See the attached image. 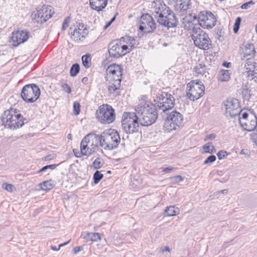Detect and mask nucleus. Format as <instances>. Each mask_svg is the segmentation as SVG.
<instances>
[{"instance_id": "obj_1", "label": "nucleus", "mask_w": 257, "mask_h": 257, "mask_svg": "<svg viewBox=\"0 0 257 257\" xmlns=\"http://www.w3.org/2000/svg\"><path fill=\"white\" fill-rule=\"evenodd\" d=\"M135 110L140 124L143 126L152 125L156 122L158 118L156 106L150 101L140 103L137 106Z\"/></svg>"}, {"instance_id": "obj_2", "label": "nucleus", "mask_w": 257, "mask_h": 257, "mask_svg": "<svg viewBox=\"0 0 257 257\" xmlns=\"http://www.w3.org/2000/svg\"><path fill=\"white\" fill-rule=\"evenodd\" d=\"M1 119L5 126L12 130L21 127L27 120L18 110L13 108L5 111Z\"/></svg>"}, {"instance_id": "obj_3", "label": "nucleus", "mask_w": 257, "mask_h": 257, "mask_svg": "<svg viewBox=\"0 0 257 257\" xmlns=\"http://www.w3.org/2000/svg\"><path fill=\"white\" fill-rule=\"evenodd\" d=\"M98 140L100 145L105 150H112L115 149L120 143V139L118 132L114 129L105 130Z\"/></svg>"}, {"instance_id": "obj_4", "label": "nucleus", "mask_w": 257, "mask_h": 257, "mask_svg": "<svg viewBox=\"0 0 257 257\" xmlns=\"http://www.w3.org/2000/svg\"><path fill=\"white\" fill-rule=\"evenodd\" d=\"M158 22L161 25L169 28H173L177 26L178 21L175 14L165 4L159 10L156 12Z\"/></svg>"}, {"instance_id": "obj_5", "label": "nucleus", "mask_w": 257, "mask_h": 257, "mask_svg": "<svg viewBox=\"0 0 257 257\" xmlns=\"http://www.w3.org/2000/svg\"><path fill=\"white\" fill-rule=\"evenodd\" d=\"M140 121L135 112H125L122 114L121 126L126 134H133L138 131Z\"/></svg>"}, {"instance_id": "obj_6", "label": "nucleus", "mask_w": 257, "mask_h": 257, "mask_svg": "<svg viewBox=\"0 0 257 257\" xmlns=\"http://www.w3.org/2000/svg\"><path fill=\"white\" fill-rule=\"evenodd\" d=\"M167 116L165 119L164 128L168 132L177 130L182 125L184 117L179 112L173 110L170 113H166Z\"/></svg>"}, {"instance_id": "obj_7", "label": "nucleus", "mask_w": 257, "mask_h": 257, "mask_svg": "<svg viewBox=\"0 0 257 257\" xmlns=\"http://www.w3.org/2000/svg\"><path fill=\"white\" fill-rule=\"evenodd\" d=\"M155 101L159 109L164 113L173 108L175 104L174 97L170 93L162 91L158 93Z\"/></svg>"}, {"instance_id": "obj_8", "label": "nucleus", "mask_w": 257, "mask_h": 257, "mask_svg": "<svg viewBox=\"0 0 257 257\" xmlns=\"http://www.w3.org/2000/svg\"><path fill=\"white\" fill-rule=\"evenodd\" d=\"M96 115L98 120L103 124L111 123L115 118L114 110L108 104H103L100 106L96 112Z\"/></svg>"}, {"instance_id": "obj_9", "label": "nucleus", "mask_w": 257, "mask_h": 257, "mask_svg": "<svg viewBox=\"0 0 257 257\" xmlns=\"http://www.w3.org/2000/svg\"><path fill=\"white\" fill-rule=\"evenodd\" d=\"M187 87L189 88L187 90L186 93L190 100H196L204 93L205 87L201 81H191L187 84Z\"/></svg>"}, {"instance_id": "obj_10", "label": "nucleus", "mask_w": 257, "mask_h": 257, "mask_svg": "<svg viewBox=\"0 0 257 257\" xmlns=\"http://www.w3.org/2000/svg\"><path fill=\"white\" fill-rule=\"evenodd\" d=\"M21 95L26 102L33 103L39 98L40 89L35 84H27L23 87Z\"/></svg>"}, {"instance_id": "obj_11", "label": "nucleus", "mask_w": 257, "mask_h": 257, "mask_svg": "<svg viewBox=\"0 0 257 257\" xmlns=\"http://www.w3.org/2000/svg\"><path fill=\"white\" fill-rule=\"evenodd\" d=\"M194 45L200 49L208 50L211 45L212 41L207 33L201 29L196 31L194 34H190Z\"/></svg>"}, {"instance_id": "obj_12", "label": "nucleus", "mask_w": 257, "mask_h": 257, "mask_svg": "<svg viewBox=\"0 0 257 257\" xmlns=\"http://www.w3.org/2000/svg\"><path fill=\"white\" fill-rule=\"evenodd\" d=\"M199 26L204 28L211 29L216 24V19L211 12H203L197 17Z\"/></svg>"}, {"instance_id": "obj_13", "label": "nucleus", "mask_w": 257, "mask_h": 257, "mask_svg": "<svg viewBox=\"0 0 257 257\" xmlns=\"http://www.w3.org/2000/svg\"><path fill=\"white\" fill-rule=\"evenodd\" d=\"M183 24L185 30L191 31L190 34H194L196 31H198L200 28L198 19L196 15L189 14L183 19Z\"/></svg>"}, {"instance_id": "obj_14", "label": "nucleus", "mask_w": 257, "mask_h": 257, "mask_svg": "<svg viewBox=\"0 0 257 257\" xmlns=\"http://www.w3.org/2000/svg\"><path fill=\"white\" fill-rule=\"evenodd\" d=\"M239 104L237 99L227 100L224 103L225 114L227 117H234L242 112L238 108Z\"/></svg>"}, {"instance_id": "obj_15", "label": "nucleus", "mask_w": 257, "mask_h": 257, "mask_svg": "<svg viewBox=\"0 0 257 257\" xmlns=\"http://www.w3.org/2000/svg\"><path fill=\"white\" fill-rule=\"evenodd\" d=\"M29 37V33L26 30H18L12 34L11 43L14 47L27 41Z\"/></svg>"}, {"instance_id": "obj_16", "label": "nucleus", "mask_w": 257, "mask_h": 257, "mask_svg": "<svg viewBox=\"0 0 257 257\" xmlns=\"http://www.w3.org/2000/svg\"><path fill=\"white\" fill-rule=\"evenodd\" d=\"M249 111L250 113L249 120L247 119V120L243 121L240 119L239 123L244 130L251 132L253 131L257 126V117L252 109H249Z\"/></svg>"}, {"instance_id": "obj_17", "label": "nucleus", "mask_w": 257, "mask_h": 257, "mask_svg": "<svg viewBox=\"0 0 257 257\" xmlns=\"http://www.w3.org/2000/svg\"><path fill=\"white\" fill-rule=\"evenodd\" d=\"M108 51L110 57L118 58L122 57L120 50V42L118 40L111 42L108 47Z\"/></svg>"}, {"instance_id": "obj_18", "label": "nucleus", "mask_w": 257, "mask_h": 257, "mask_svg": "<svg viewBox=\"0 0 257 257\" xmlns=\"http://www.w3.org/2000/svg\"><path fill=\"white\" fill-rule=\"evenodd\" d=\"M241 59L246 57H253L255 55V51L254 45L251 43H244L240 47Z\"/></svg>"}, {"instance_id": "obj_19", "label": "nucleus", "mask_w": 257, "mask_h": 257, "mask_svg": "<svg viewBox=\"0 0 257 257\" xmlns=\"http://www.w3.org/2000/svg\"><path fill=\"white\" fill-rule=\"evenodd\" d=\"M106 72L107 74L112 75V79H122V69L119 65L113 64L109 65L106 69Z\"/></svg>"}, {"instance_id": "obj_20", "label": "nucleus", "mask_w": 257, "mask_h": 257, "mask_svg": "<svg viewBox=\"0 0 257 257\" xmlns=\"http://www.w3.org/2000/svg\"><path fill=\"white\" fill-rule=\"evenodd\" d=\"M89 4L92 9L100 12L106 6L107 0H89Z\"/></svg>"}, {"instance_id": "obj_21", "label": "nucleus", "mask_w": 257, "mask_h": 257, "mask_svg": "<svg viewBox=\"0 0 257 257\" xmlns=\"http://www.w3.org/2000/svg\"><path fill=\"white\" fill-rule=\"evenodd\" d=\"M81 236L86 242L97 241L101 239L100 234L97 232H83Z\"/></svg>"}, {"instance_id": "obj_22", "label": "nucleus", "mask_w": 257, "mask_h": 257, "mask_svg": "<svg viewBox=\"0 0 257 257\" xmlns=\"http://www.w3.org/2000/svg\"><path fill=\"white\" fill-rule=\"evenodd\" d=\"M81 26L80 24H79V25L77 26V28L75 27L73 31L70 32L71 39L75 42L82 40L84 38L82 34L84 32H82V29H80Z\"/></svg>"}, {"instance_id": "obj_23", "label": "nucleus", "mask_w": 257, "mask_h": 257, "mask_svg": "<svg viewBox=\"0 0 257 257\" xmlns=\"http://www.w3.org/2000/svg\"><path fill=\"white\" fill-rule=\"evenodd\" d=\"M126 39V41H129L131 45V48L130 49L127 45H121L120 44V50L121 51V56H123L127 53H128L132 49V47L135 44V39L133 37L127 36L126 38L122 37L120 40Z\"/></svg>"}, {"instance_id": "obj_24", "label": "nucleus", "mask_w": 257, "mask_h": 257, "mask_svg": "<svg viewBox=\"0 0 257 257\" xmlns=\"http://www.w3.org/2000/svg\"><path fill=\"white\" fill-rule=\"evenodd\" d=\"M39 10L42 13L41 16L46 19V22L51 18L54 14V11L50 6L44 5Z\"/></svg>"}, {"instance_id": "obj_25", "label": "nucleus", "mask_w": 257, "mask_h": 257, "mask_svg": "<svg viewBox=\"0 0 257 257\" xmlns=\"http://www.w3.org/2000/svg\"><path fill=\"white\" fill-rule=\"evenodd\" d=\"M139 29L145 33H152L156 29V23L153 20L148 21L144 25H140Z\"/></svg>"}, {"instance_id": "obj_26", "label": "nucleus", "mask_w": 257, "mask_h": 257, "mask_svg": "<svg viewBox=\"0 0 257 257\" xmlns=\"http://www.w3.org/2000/svg\"><path fill=\"white\" fill-rule=\"evenodd\" d=\"M121 79H112V82H109L108 91L110 93H114L116 90L119 89Z\"/></svg>"}, {"instance_id": "obj_27", "label": "nucleus", "mask_w": 257, "mask_h": 257, "mask_svg": "<svg viewBox=\"0 0 257 257\" xmlns=\"http://www.w3.org/2000/svg\"><path fill=\"white\" fill-rule=\"evenodd\" d=\"M230 79L229 70L222 69L220 71L218 76V81L220 82L228 81Z\"/></svg>"}, {"instance_id": "obj_28", "label": "nucleus", "mask_w": 257, "mask_h": 257, "mask_svg": "<svg viewBox=\"0 0 257 257\" xmlns=\"http://www.w3.org/2000/svg\"><path fill=\"white\" fill-rule=\"evenodd\" d=\"M250 58H247V62L244 65V67L246 68V69H249V70L247 71V78L248 80H252L255 82H257V72H254V70L251 71V68H248L247 66H249V59Z\"/></svg>"}, {"instance_id": "obj_29", "label": "nucleus", "mask_w": 257, "mask_h": 257, "mask_svg": "<svg viewBox=\"0 0 257 257\" xmlns=\"http://www.w3.org/2000/svg\"><path fill=\"white\" fill-rule=\"evenodd\" d=\"M39 186L42 190L48 191L52 189L54 187L55 184L52 180H49L41 183Z\"/></svg>"}, {"instance_id": "obj_30", "label": "nucleus", "mask_w": 257, "mask_h": 257, "mask_svg": "<svg viewBox=\"0 0 257 257\" xmlns=\"http://www.w3.org/2000/svg\"><path fill=\"white\" fill-rule=\"evenodd\" d=\"M41 14L39 10H37L36 12H34L32 14V20L34 22L40 24L46 22V19H44L43 17L41 16Z\"/></svg>"}, {"instance_id": "obj_31", "label": "nucleus", "mask_w": 257, "mask_h": 257, "mask_svg": "<svg viewBox=\"0 0 257 257\" xmlns=\"http://www.w3.org/2000/svg\"><path fill=\"white\" fill-rule=\"evenodd\" d=\"M179 209L178 207H175L174 206H170L167 207L165 210V213L167 216H173L179 214Z\"/></svg>"}, {"instance_id": "obj_32", "label": "nucleus", "mask_w": 257, "mask_h": 257, "mask_svg": "<svg viewBox=\"0 0 257 257\" xmlns=\"http://www.w3.org/2000/svg\"><path fill=\"white\" fill-rule=\"evenodd\" d=\"M98 136L93 133H89L81 141L83 144H86L88 145L90 143V141L93 142L94 140L96 141L98 140Z\"/></svg>"}, {"instance_id": "obj_33", "label": "nucleus", "mask_w": 257, "mask_h": 257, "mask_svg": "<svg viewBox=\"0 0 257 257\" xmlns=\"http://www.w3.org/2000/svg\"><path fill=\"white\" fill-rule=\"evenodd\" d=\"M87 146V144H83L81 142L80 150L81 151V153H82V156H88L92 154V153L94 152L92 149L88 148Z\"/></svg>"}, {"instance_id": "obj_34", "label": "nucleus", "mask_w": 257, "mask_h": 257, "mask_svg": "<svg viewBox=\"0 0 257 257\" xmlns=\"http://www.w3.org/2000/svg\"><path fill=\"white\" fill-rule=\"evenodd\" d=\"M195 71L197 75L203 76L206 72V66L204 64H198L195 67Z\"/></svg>"}, {"instance_id": "obj_35", "label": "nucleus", "mask_w": 257, "mask_h": 257, "mask_svg": "<svg viewBox=\"0 0 257 257\" xmlns=\"http://www.w3.org/2000/svg\"><path fill=\"white\" fill-rule=\"evenodd\" d=\"M202 149L204 153L212 154L215 152V148L211 142H208L203 146Z\"/></svg>"}, {"instance_id": "obj_36", "label": "nucleus", "mask_w": 257, "mask_h": 257, "mask_svg": "<svg viewBox=\"0 0 257 257\" xmlns=\"http://www.w3.org/2000/svg\"><path fill=\"white\" fill-rule=\"evenodd\" d=\"M81 59L83 65L86 68H88L91 66V55L89 54H85L82 56Z\"/></svg>"}, {"instance_id": "obj_37", "label": "nucleus", "mask_w": 257, "mask_h": 257, "mask_svg": "<svg viewBox=\"0 0 257 257\" xmlns=\"http://www.w3.org/2000/svg\"><path fill=\"white\" fill-rule=\"evenodd\" d=\"M153 20L152 17L148 14H143L141 17L140 21V25H144L146 23H148V21Z\"/></svg>"}, {"instance_id": "obj_38", "label": "nucleus", "mask_w": 257, "mask_h": 257, "mask_svg": "<svg viewBox=\"0 0 257 257\" xmlns=\"http://www.w3.org/2000/svg\"><path fill=\"white\" fill-rule=\"evenodd\" d=\"M79 70L80 67L78 64L75 63L73 64L70 70V75L72 77L75 76L79 73Z\"/></svg>"}, {"instance_id": "obj_39", "label": "nucleus", "mask_w": 257, "mask_h": 257, "mask_svg": "<svg viewBox=\"0 0 257 257\" xmlns=\"http://www.w3.org/2000/svg\"><path fill=\"white\" fill-rule=\"evenodd\" d=\"M191 3L190 0H184L179 4V8L182 11H185L190 8Z\"/></svg>"}, {"instance_id": "obj_40", "label": "nucleus", "mask_w": 257, "mask_h": 257, "mask_svg": "<svg viewBox=\"0 0 257 257\" xmlns=\"http://www.w3.org/2000/svg\"><path fill=\"white\" fill-rule=\"evenodd\" d=\"M103 177V175L99 171H96L93 174V179L94 183L97 184Z\"/></svg>"}, {"instance_id": "obj_41", "label": "nucleus", "mask_w": 257, "mask_h": 257, "mask_svg": "<svg viewBox=\"0 0 257 257\" xmlns=\"http://www.w3.org/2000/svg\"><path fill=\"white\" fill-rule=\"evenodd\" d=\"M57 165L56 164H52L45 166L42 167L41 169H40L38 171V173H41V172L46 171L48 169L54 170L57 167Z\"/></svg>"}, {"instance_id": "obj_42", "label": "nucleus", "mask_w": 257, "mask_h": 257, "mask_svg": "<svg viewBox=\"0 0 257 257\" xmlns=\"http://www.w3.org/2000/svg\"><path fill=\"white\" fill-rule=\"evenodd\" d=\"M241 21V19L240 17H237L235 20V22L233 27V32L234 33H236L238 31Z\"/></svg>"}, {"instance_id": "obj_43", "label": "nucleus", "mask_w": 257, "mask_h": 257, "mask_svg": "<svg viewBox=\"0 0 257 257\" xmlns=\"http://www.w3.org/2000/svg\"><path fill=\"white\" fill-rule=\"evenodd\" d=\"M73 111L74 113L77 115L79 114L80 111V104L77 101H75L73 103Z\"/></svg>"}, {"instance_id": "obj_44", "label": "nucleus", "mask_w": 257, "mask_h": 257, "mask_svg": "<svg viewBox=\"0 0 257 257\" xmlns=\"http://www.w3.org/2000/svg\"><path fill=\"white\" fill-rule=\"evenodd\" d=\"M2 187L4 189H6L10 192H13L15 190V187L10 184L5 183L3 184Z\"/></svg>"}, {"instance_id": "obj_45", "label": "nucleus", "mask_w": 257, "mask_h": 257, "mask_svg": "<svg viewBox=\"0 0 257 257\" xmlns=\"http://www.w3.org/2000/svg\"><path fill=\"white\" fill-rule=\"evenodd\" d=\"M216 159V157L214 155H210L208 157L206 158V159L204 161L203 164L206 165L208 164H211L215 161Z\"/></svg>"}, {"instance_id": "obj_46", "label": "nucleus", "mask_w": 257, "mask_h": 257, "mask_svg": "<svg viewBox=\"0 0 257 257\" xmlns=\"http://www.w3.org/2000/svg\"><path fill=\"white\" fill-rule=\"evenodd\" d=\"M102 166V163L100 161V159L98 158L96 159L93 163V167L94 169H97L101 168Z\"/></svg>"}, {"instance_id": "obj_47", "label": "nucleus", "mask_w": 257, "mask_h": 257, "mask_svg": "<svg viewBox=\"0 0 257 257\" xmlns=\"http://www.w3.org/2000/svg\"><path fill=\"white\" fill-rule=\"evenodd\" d=\"M254 4V2H253L252 1H250L248 2H247V3H245L243 4H242L240 8L241 9H243V10H247L248 8H249L251 6H252Z\"/></svg>"}, {"instance_id": "obj_48", "label": "nucleus", "mask_w": 257, "mask_h": 257, "mask_svg": "<svg viewBox=\"0 0 257 257\" xmlns=\"http://www.w3.org/2000/svg\"><path fill=\"white\" fill-rule=\"evenodd\" d=\"M227 155V152L225 151L220 150L217 154V156L219 160L224 159Z\"/></svg>"}, {"instance_id": "obj_49", "label": "nucleus", "mask_w": 257, "mask_h": 257, "mask_svg": "<svg viewBox=\"0 0 257 257\" xmlns=\"http://www.w3.org/2000/svg\"><path fill=\"white\" fill-rule=\"evenodd\" d=\"M70 18L69 17H67L64 21L62 27V30H65L68 27L69 23L70 22Z\"/></svg>"}, {"instance_id": "obj_50", "label": "nucleus", "mask_w": 257, "mask_h": 257, "mask_svg": "<svg viewBox=\"0 0 257 257\" xmlns=\"http://www.w3.org/2000/svg\"><path fill=\"white\" fill-rule=\"evenodd\" d=\"M248 116L249 117V115L247 112H242L241 116L239 117V120L240 119L243 121H244L245 120H247V117Z\"/></svg>"}, {"instance_id": "obj_51", "label": "nucleus", "mask_w": 257, "mask_h": 257, "mask_svg": "<svg viewBox=\"0 0 257 257\" xmlns=\"http://www.w3.org/2000/svg\"><path fill=\"white\" fill-rule=\"evenodd\" d=\"M62 86L65 91H66L68 93H71V88L67 83H64L62 84Z\"/></svg>"}, {"instance_id": "obj_52", "label": "nucleus", "mask_w": 257, "mask_h": 257, "mask_svg": "<svg viewBox=\"0 0 257 257\" xmlns=\"http://www.w3.org/2000/svg\"><path fill=\"white\" fill-rule=\"evenodd\" d=\"M216 137V135L214 134H210L206 136L204 139V141H207L208 140H212L215 139Z\"/></svg>"}, {"instance_id": "obj_53", "label": "nucleus", "mask_w": 257, "mask_h": 257, "mask_svg": "<svg viewBox=\"0 0 257 257\" xmlns=\"http://www.w3.org/2000/svg\"><path fill=\"white\" fill-rule=\"evenodd\" d=\"M251 137L252 140L257 145V130H256V132H253L251 135Z\"/></svg>"}, {"instance_id": "obj_54", "label": "nucleus", "mask_w": 257, "mask_h": 257, "mask_svg": "<svg viewBox=\"0 0 257 257\" xmlns=\"http://www.w3.org/2000/svg\"><path fill=\"white\" fill-rule=\"evenodd\" d=\"M73 152L75 157H77V158H79L81 156H82V153H81V150H80V152H79L77 149H73Z\"/></svg>"}, {"instance_id": "obj_55", "label": "nucleus", "mask_w": 257, "mask_h": 257, "mask_svg": "<svg viewBox=\"0 0 257 257\" xmlns=\"http://www.w3.org/2000/svg\"><path fill=\"white\" fill-rule=\"evenodd\" d=\"M82 249L83 247L82 246H76L73 248V251L74 253L76 254Z\"/></svg>"}, {"instance_id": "obj_56", "label": "nucleus", "mask_w": 257, "mask_h": 257, "mask_svg": "<svg viewBox=\"0 0 257 257\" xmlns=\"http://www.w3.org/2000/svg\"><path fill=\"white\" fill-rule=\"evenodd\" d=\"M175 170V168L172 167H167L163 169L162 171L164 173H168L171 171Z\"/></svg>"}, {"instance_id": "obj_57", "label": "nucleus", "mask_w": 257, "mask_h": 257, "mask_svg": "<svg viewBox=\"0 0 257 257\" xmlns=\"http://www.w3.org/2000/svg\"><path fill=\"white\" fill-rule=\"evenodd\" d=\"M160 249L162 253H164L165 251L170 252L171 251V249L169 248V247L167 246L162 247Z\"/></svg>"}, {"instance_id": "obj_58", "label": "nucleus", "mask_w": 257, "mask_h": 257, "mask_svg": "<svg viewBox=\"0 0 257 257\" xmlns=\"http://www.w3.org/2000/svg\"><path fill=\"white\" fill-rule=\"evenodd\" d=\"M175 178H176V180L178 181H182L183 180V178L181 176H179V175L176 176L175 177Z\"/></svg>"}, {"instance_id": "obj_59", "label": "nucleus", "mask_w": 257, "mask_h": 257, "mask_svg": "<svg viewBox=\"0 0 257 257\" xmlns=\"http://www.w3.org/2000/svg\"><path fill=\"white\" fill-rule=\"evenodd\" d=\"M70 241V240H68V241H67V242H64V243H62V244H59V248H60V247H61V246H64V245H67V244H68V243H69V242Z\"/></svg>"}, {"instance_id": "obj_60", "label": "nucleus", "mask_w": 257, "mask_h": 257, "mask_svg": "<svg viewBox=\"0 0 257 257\" xmlns=\"http://www.w3.org/2000/svg\"><path fill=\"white\" fill-rule=\"evenodd\" d=\"M52 159L51 155H48L45 157V160L46 161L50 160Z\"/></svg>"}, {"instance_id": "obj_61", "label": "nucleus", "mask_w": 257, "mask_h": 257, "mask_svg": "<svg viewBox=\"0 0 257 257\" xmlns=\"http://www.w3.org/2000/svg\"><path fill=\"white\" fill-rule=\"evenodd\" d=\"M111 24L112 23L110 21L106 23V25L104 26V28L106 29L107 28L109 27L111 25Z\"/></svg>"}, {"instance_id": "obj_62", "label": "nucleus", "mask_w": 257, "mask_h": 257, "mask_svg": "<svg viewBox=\"0 0 257 257\" xmlns=\"http://www.w3.org/2000/svg\"><path fill=\"white\" fill-rule=\"evenodd\" d=\"M51 248L52 250H55V251H57L60 249V248H59V247L58 248H57L56 246H52V245L51 246Z\"/></svg>"}, {"instance_id": "obj_63", "label": "nucleus", "mask_w": 257, "mask_h": 257, "mask_svg": "<svg viewBox=\"0 0 257 257\" xmlns=\"http://www.w3.org/2000/svg\"><path fill=\"white\" fill-rule=\"evenodd\" d=\"M147 98V97L146 96H145V95H143V96L141 97V99H142V100L145 101V102H144V103H145V102L147 101V100H146Z\"/></svg>"}, {"instance_id": "obj_64", "label": "nucleus", "mask_w": 257, "mask_h": 257, "mask_svg": "<svg viewBox=\"0 0 257 257\" xmlns=\"http://www.w3.org/2000/svg\"><path fill=\"white\" fill-rule=\"evenodd\" d=\"M117 14L109 21L111 23L115 21Z\"/></svg>"}]
</instances>
